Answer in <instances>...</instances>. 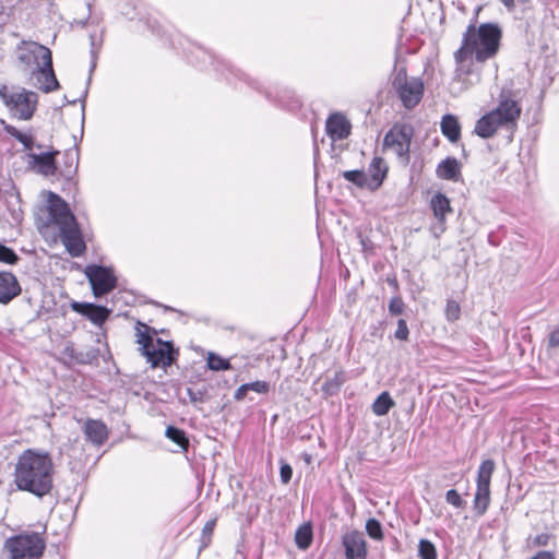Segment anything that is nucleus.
Instances as JSON below:
<instances>
[{"label":"nucleus","mask_w":559,"mask_h":559,"mask_svg":"<svg viewBox=\"0 0 559 559\" xmlns=\"http://www.w3.org/2000/svg\"><path fill=\"white\" fill-rule=\"evenodd\" d=\"M346 381V373L343 370H337L333 377L326 378L324 383L322 384V392L325 396H333L337 394L342 388V385Z\"/></svg>","instance_id":"393cba45"},{"label":"nucleus","mask_w":559,"mask_h":559,"mask_svg":"<svg viewBox=\"0 0 559 559\" xmlns=\"http://www.w3.org/2000/svg\"><path fill=\"white\" fill-rule=\"evenodd\" d=\"M414 129L407 123H395L384 135L383 147L393 151L404 163L409 162Z\"/></svg>","instance_id":"1a4fd4ad"},{"label":"nucleus","mask_w":559,"mask_h":559,"mask_svg":"<svg viewBox=\"0 0 559 559\" xmlns=\"http://www.w3.org/2000/svg\"><path fill=\"white\" fill-rule=\"evenodd\" d=\"M549 346L559 347V328L554 330L549 335Z\"/></svg>","instance_id":"c03bdc74"},{"label":"nucleus","mask_w":559,"mask_h":559,"mask_svg":"<svg viewBox=\"0 0 559 559\" xmlns=\"http://www.w3.org/2000/svg\"><path fill=\"white\" fill-rule=\"evenodd\" d=\"M17 260V254L11 248L0 243V262L14 264Z\"/></svg>","instance_id":"e433bc0d"},{"label":"nucleus","mask_w":559,"mask_h":559,"mask_svg":"<svg viewBox=\"0 0 559 559\" xmlns=\"http://www.w3.org/2000/svg\"><path fill=\"white\" fill-rule=\"evenodd\" d=\"M73 352H74V349H73V347H72V346H67V347L64 348V353H66V354H68V355H70L71 357L73 356Z\"/></svg>","instance_id":"8fccbe9b"},{"label":"nucleus","mask_w":559,"mask_h":559,"mask_svg":"<svg viewBox=\"0 0 559 559\" xmlns=\"http://www.w3.org/2000/svg\"><path fill=\"white\" fill-rule=\"evenodd\" d=\"M366 532L367 534L376 539V540H381L383 539V532H382V525L381 523L376 520V519H369L367 522H366Z\"/></svg>","instance_id":"473e14b6"},{"label":"nucleus","mask_w":559,"mask_h":559,"mask_svg":"<svg viewBox=\"0 0 559 559\" xmlns=\"http://www.w3.org/2000/svg\"><path fill=\"white\" fill-rule=\"evenodd\" d=\"M57 152H47L41 154L29 153L28 164L36 168L37 171L44 176H51L56 171L55 155Z\"/></svg>","instance_id":"a211bd4d"},{"label":"nucleus","mask_w":559,"mask_h":559,"mask_svg":"<svg viewBox=\"0 0 559 559\" xmlns=\"http://www.w3.org/2000/svg\"><path fill=\"white\" fill-rule=\"evenodd\" d=\"M313 534L310 524L299 526L295 534V542L299 549L306 550L312 543Z\"/></svg>","instance_id":"cd10ccee"},{"label":"nucleus","mask_w":559,"mask_h":559,"mask_svg":"<svg viewBox=\"0 0 559 559\" xmlns=\"http://www.w3.org/2000/svg\"><path fill=\"white\" fill-rule=\"evenodd\" d=\"M292 476H293L292 466L287 463H282L281 468H280L281 481L286 485L290 481Z\"/></svg>","instance_id":"a19ab883"},{"label":"nucleus","mask_w":559,"mask_h":559,"mask_svg":"<svg viewBox=\"0 0 559 559\" xmlns=\"http://www.w3.org/2000/svg\"><path fill=\"white\" fill-rule=\"evenodd\" d=\"M508 9L514 8V0H500Z\"/></svg>","instance_id":"09e8293b"},{"label":"nucleus","mask_w":559,"mask_h":559,"mask_svg":"<svg viewBox=\"0 0 559 559\" xmlns=\"http://www.w3.org/2000/svg\"><path fill=\"white\" fill-rule=\"evenodd\" d=\"M430 205L438 222L444 224L445 215L452 212L449 198L439 192L432 197Z\"/></svg>","instance_id":"5701e85b"},{"label":"nucleus","mask_w":559,"mask_h":559,"mask_svg":"<svg viewBox=\"0 0 559 559\" xmlns=\"http://www.w3.org/2000/svg\"><path fill=\"white\" fill-rule=\"evenodd\" d=\"M10 559H38L46 547L45 540L36 533L20 534L4 542Z\"/></svg>","instance_id":"423d86ee"},{"label":"nucleus","mask_w":559,"mask_h":559,"mask_svg":"<svg viewBox=\"0 0 559 559\" xmlns=\"http://www.w3.org/2000/svg\"><path fill=\"white\" fill-rule=\"evenodd\" d=\"M95 67H96V63H95V61H93V63H92V66H91L92 70H93Z\"/></svg>","instance_id":"3c124183"},{"label":"nucleus","mask_w":559,"mask_h":559,"mask_svg":"<svg viewBox=\"0 0 559 559\" xmlns=\"http://www.w3.org/2000/svg\"><path fill=\"white\" fill-rule=\"evenodd\" d=\"M28 4L36 7H45L47 4L46 0H26Z\"/></svg>","instance_id":"de8ad7c7"},{"label":"nucleus","mask_w":559,"mask_h":559,"mask_svg":"<svg viewBox=\"0 0 559 559\" xmlns=\"http://www.w3.org/2000/svg\"><path fill=\"white\" fill-rule=\"evenodd\" d=\"M72 309L86 317L96 325H102L110 314V311L106 307L93 304L73 302Z\"/></svg>","instance_id":"dca6fc26"},{"label":"nucleus","mask_w":559,"mask_h":559,"mask_svg":"<svg viewBox=\"0 0 559 559\" xmlns=\"http://www.w3.org/2000/svg\"><path fill=\"white\" fill-rule=\"evenodd\" d=\"M495 468L496 464L491 459L484 460L478 467L474 507L479 515L487 511L490 503V481Z\"/></svg>","instance_id":"9d476101"},{"label":"nucleus","mask_w":559,"mask_h":559,"mask_svg":"<svg viewBox=\"0 0 559 559\" xmlns=\"http://www.w3.org/2000/svg\"><path fill=\"white\" fill-rule=\"evenodd\" d=\"M437 177L443 180H457L460 175V164L454 157H447L436 169Z\"/></svg>","instance_id":"4be33fe9"},{"label":"nucleus","mask_w":559,"mask_h":559,"mask_svg":"<svg viewBox=\"0 0 559 559\" xmlns=\"http://www.w3.org/2000/svg\"><path fill=\"white\" fill-rule=\"evenodd\" d=\"M521 112L522 107L515 99L513 92L502 90L499 94L497 107L476 121L474 132L483 139H489L499 129L514 130Z\"/></svg>","instance_id":"7ed1b4c3"},{"label":"nucleus","mask_w":559,"mask_h":559,"mask_svg":"<svg viewBox=\"0 0 559 559\" xmlns=\"http://www.w3.org/2000/svg\"><path fill=\"white\" fill-rule=\"evenodd\" d=\"M48 211L51 222L56 224L58 228L67 226L76 221L68 203L57 194H50Z\"/></svg>","instance_id":"4468645a"},{"label":"nucleus","mask_w":559,"mask_h":559,"mask_svg":"<svg viewBox=\"0 0 559 559\" xmlns=\"http://www.w3.org/2000/svg\"><path fill=\"white\" fill-rule=\"evenodd\" d=\"M14 483L17 489L41 498L52 489L53 463L48 453L34 450L22 452L14 468Z\"/></svg>","instance_id":"f257e3e1"},{"label":"nucleus","mask_w":559,"mask_h":559,"mask_svg":"<svg viewBox=\"0 0 559 559\" xmlns=\"http://www.w3.org/2000/svg\"><path fill=\"white\" fill-rule=\"evenodd\" d=\"M550 540V535L547 533H542L536 535L532 540V545L535 547H543L547 546Z\"/></svg>","instance_id":"79ce46f5"},{"label":"nucleus","mask_w":559,"mask_h":559,"mask_svg":"<svg viewBox=\"0 0 559 559\" xmlns=\"http://www.w3.org/2000/svg\"><path fill=\"white\" fill-rule=\"evenodd\" d=\"M440 129L442 134L452 143L457 142L461 138V124L454 115H444L440 122Z\"/></svg>","instance_id":"412c9836"},{"label":"nucleus","mask_w":559,"mask_h":559,"mask_svg":"<svg viewBox=\"0 0 559 559\" xmlns=\"http://www.w3.org/2000/svg\"><path fill=\"white\" fill-rule=\"evenodd\" d=\"M531 559H555V555L551 551H539Z\"/></svg>","instance_id":"a18cd8bd"},{"label":"nucleus","mask_w":559,"mask_h":559,"mask_svg":"<svg viewBox=\"0 0 559 559\" xmlns=\"http://www.w3.org/2000/svg\"><path fill=\"white\" fill-rule=\"evenodd\" d=\"M445 501L456 509H463L466 502L462 499L461 495L455 489H450L445 492Z\"/></svg>","instance_id":"c9c22d12"},{"label":"nucleus","mask_w":559,"mask_h":559,"mask_svg":"<svg viewBox=\"0 0 559 559\" xmlns=\"http://www.w3.org/2000/svg\"><path fill=\"white\" fill-rule=\"evenodd\" d=\"M207 366L211 370L214 371L228 370L231 368V365L227 359L221 357L215 353H209Z\"/></svg>","instance_id":"7c9ffc66"},{"label":"nucleus","mask_w":559,"mask_h":559,"mask_svg":"<svg viewBox=\"0 0 559 559\" xmlns=\"http://www.w3.org/2000/svg\"><path fill=\"white\" fill-rule=\"evenodd\" d=\"M0 98L11 118L28 121L38 106V94L22 86L0 84Z\"/></svg>","instance_id":"20e7f679"},{"label":"nucleus","mask_w":559,"mask_h":559,"mask_svg":"<svg viewBox=\"0 0 559 559\" xmlns=\"http://www.w3.org/2000/svg\"><path fill=\"white\" fill-rule=\"evenodd\" d=\"M16 58L28 70H53L50 49L33 40H23L17 45Z\"/></svg>","instance_id":"0eeeda50"},{"label":"nucleus","mask_w":559,"mask_h":559,"mask_svg":"<svg viewBox=\"0 0 559 559\" xmlns=\"http://www.w3.org/2000/svg\"><path fill=\"white\" fill-rule=\"evenodd\" d=\"M461 314L460 305L455 300H448L445 306V318L448 321L454 322L459 320Z\"/></svg>","instance_id":"f704fd0d"},{"label":"nucleus","mask_w":559,"mask_h":559,"mask_svg":"<svg viewBox=\"0 0 559 559\" xmlns=\"http://www.w3.org/2000/svg\"><path fill=\"white\" fill-rule=\"evenodd\" d=\"M248 391H249V390H248V386H247V384H246V383H245V384H242V385H240V386L236 390V392H235V395H234L235 400H237V401H242V400L245 399V396H246V394H247V392H248Z\"/></svg>","instance_id":"37998d69"},{"label":"nucleus","mask_w":559,"mask_h":559,"mask_svg":"<svg viewBox=\"0 0 559 559\" xmlns=\"http://www.w3.org/2000/svg\"><path fill=\"white\" fill-rule=\"evenodd\" d=\"M393 88L407 109L417 106L424 95L423 80L417 76H409L407 72H397L393 81Z\"/></svg>","instance_id":"6e6552de"},{"label":"nucleus","mask_w":559,"mask_h":559,"mask_svg":"<svg viewBox=\"0 0 559 559\" xmlns=\"http://www.w3.org/2000/svg\"><path fill=\"white\" fill-rule=\"evenodd\" d=\"M215 526V521H209L203 527V535L211 536Z\"/></svg>","instance_id":"49530a36"},{"label":"nucleus","mask_w":559,"mask_h":559,"mask_svg":"<svg viewBox=\"0 0 559 559\" xmlns=\"http://www.w3.org/2000/svg\"><path fill=\"white\" fill-rule=\"evenodd\" d=\"M325 132L333 141H343L352 133V123L342 112H333L329 115L325 121Z\"/></svg>","instance_id":"ddd939ff"},{"label":"nucleus","mask_w":559,"mask_h":559,"mask_svg":"<svg viewBox=\"0 0 559 559\" xmlns=\"http://www.w3.org/2000/svg\"><path fill=\"white\" fill-rule=\"evenodd\" d=\"M386 173H388V166L385 164V162L383 160V158L381 157H373L370 165H369V169H368V189L370 190H376L378 189L385 176H386Z\"/></svg>","instance_id":"6ab92c4d"},{"label":"nucleus","mask_w":559,"mask_h":559,"mask_svg":"<svg viewBox=\"0 0 559 559\" xmlns=\"http://www.w3.org/2000/svg\"><path fill=\"white\" fill-rule=\"evenodd\" d=\"M249 391H254L259 394H266L270 391V384L266 381H254L246 383Z\"/></svg>","instance_id":"58836bf2"},{"label":"nucleus","mask_w":559,"mask_h":559,"mask_svg":"<svg viewBox=\"0 0 559 559\" xmlns=\"http://www.w3.org/2000/svg\"><path fill=\"white\" fill-rule=\"evenodd\" d=\"M501 31L496 24L486 23L476 28L469 25L464 34L461 48L455 52V60L463 62L475 59L478 62L493 57L500 45Z\"/></svg>","instance_id":"f03ea898"},{"label":"nucleus","mask_w":559,"mask_h":559,"mask_svg":"<svg viewBox=\"0 0 559 559\" xmlns=\"http://www.w3.org/2000/svg\"><path fill=\"white\" fill-rule=\"evenodd\" d=\"M166 437L177 443L182 450L187 451L189 447V440L186 437L183 430L174 426H168L165 432Z\"/></svg>","instance_id":"c756f323"},{"label":"nucleus","mask_w":559,"mask_h":559,"mask_svg":"<svg viewBox=\"0 0 559 559\" xmlns=\"http://www.w3.org/2000/svg\"><path fill=\"white\" fill-rule=\"evenodd\" d=\"M3 130L7 134L19 141L23 145L24 151L28 152L34 148L35 142L32 133L22 132L14 126L8 123H3Z\"/></svg>","instance_id":"a878e982"},{"label":"nucleus","mask_w":559,"mask_h":559,"mask_svg":"<svg viewBox=\"0 0 559 559\" xmlns=\"http://www.w3.org/2000/svg\"><path fill=\"white\" fill-rule=\"evenodd\" d=\"M135 331L136 343L140 345L139 350L153 368L160 366L168 367L175 361V350L170 342H164L157 338L158 347L156 348L153 344V334H155V331L140 321L136 322Z\"/></svg>","instance_id":"39448f33"},{"label":"nucleus","mask_w":559,"mask_h":559,"mask_svg":"<svg viewBox=\"0 0 559 559\" xmlns=\"http://www.w3.org/2000/svg\"><path fill=\"white\" fill-rule=\"evenodd\" d=\"M56 72H33V84L45 93L59 88Z\"/></svg>","instance_id":"b1692460"},{"label":"nucleus","mask_w":559,"mask_h":559,"mask_svg":"<svg viewBox=\"0 0 559 559\" xmlns=\"http://www.w3.org/2000/svg\"><path fill=\"white\" fill-rule=\"evenodd\" d=\"M342 544L347 559H366L367 544L364 534L359 531H350L343 535Z\"/></svg>","instance_id":"2eb2a0df"},{"label":"nucleus","mask_w":559,"mask_h":559,"mask_svg":"<svg viewBox=\"0 0 559 559\" xmlns=\"http://www.w3.org/2000/svg\"><path fill=\"white\" fill-rule=\"evenodd\" d=\"M84 433L93 444L102 445L107 440L108 429L100 420L87 419L84 424Z\"/></svg>","instance_id":"aec40b11"},{"label":"nucleus","mask_w":559,"mask_h":559,"mask_svg":"<svg viewBox=\"0 0 559 559\" xmlns=\"http://www.w3.org/2000/svg\"><path fill=\"white\" fill-rule=\"evenodd\" d=\"M85 275L88 278L93 294L96 297H102L111 292L117 285V277L111 267L102 265H87Z\"/></svg>","instance_id":"9b49d317"},{"label":"nucleus","mask_w":559,"mask_h":559,"mask_svg":"<svg viewBox=\"0 0 559 559\" xmlns=\"http://www.w3.org/2000/svg\"><path fill=\"white\" fill-rule=\"evenodd\" d=\"M418 555L420 559H437L436 546L428 539H420Z\"/></svg>","instance_id":"2f4dec72"},{"label":"nucleus","mask_w":559,"mask_h":559,"mask_svg":"<svg viewBox=\"0 0 559 559\" xmlns=\"http://www.w3.org/2000/svg\"><path fill=\"white\" fill-rule=\"evenodd\" d=\"M394 406V401L392 400L389 392H382L372 403L371 409L377 416L386 415L390 409Z\"/></svg>","instance_id":"bb28decb"},{"label":"nucleus","mask_w":559,"mask_h":559,"mask_svg":"<svg viewBox=\"0 0 559 559\" xmlns=\"http://www.w3.org/2000/svg\"><path fill=\"white\" fill-rule=\"evenodd\" d=\"M468 73L469 72H454L453 80L450 83V91L453 94L461 93L465 88L464 82Z\"/></svg>","instance_id":"72a5a7b5"},{"label":"nucleus","mask_w":559,"mask_h":559,"mask_svg":"<svg viewBox=\"0 0 559 559\" xmlns=\"http://www.w3.org/2000/svg\"><path fill=\"white\" fill-rule=\"evenodd\" d=\"M408 335L409 331L406 321L404 319H400L397 321V329L394 333L395 338L406 341L408 338Z\"/></svg>","instance_id":"ea45409f"},{"label":"nucleus","mask_w":559,"mask_h":559,"mask_svg":"<svg viewBox=\"0 0 559 559\" xmlns=\"http://www.w3.org/2000/svg\"><path fill=\"white\" fill-rule=\"evenodd\" d=\"M342 176L358 188H368V175L364 170H345L342 173Z\"/></svg>","instance_id":"c85d7f7f"},{"label":"nucleus","mask_w":559,"mask_h":559,"mask_svg":"<svg viewBox=\"0 0 559 559\" xmlns=\"http://www.w3.org/2000/svg\"><path fill=\"white\" fill-rule=\"evenodd\" d=\"M388 308L391 314L399 316L403 313L405 305L400 296H394L390 299Z\"/></svg>","instance_id":"4c0bfd02"},{"label":"nucleus","mask_w":559,"mask_h":559,"mask_svg":"<svg viewBox=\"0 0 559 559\" xmlns=\"http://www.w3.org/2000/svg\"><path fill=\"white\" fill-rule=\"evenodd\" d=\"M61 241L68 252L74 257H81L86 249L79 225L75 222L59 228Z\"/></svg>","instance_id":"f8f14e48"},{"label":"nucleus","mask_w":559,"mask_h":559,"mask_svg":"<svg viewBox=\"0 0 559 559\" xmlns=\"http://www.w3.org/2000/svg\"><path fill=\"white\" fill-rule=\"evenodd\" d=\"M21 293L16 277L10 272H0V304H8Z\"/></svg>","instance_id":"f3484780"}]
</instances>
